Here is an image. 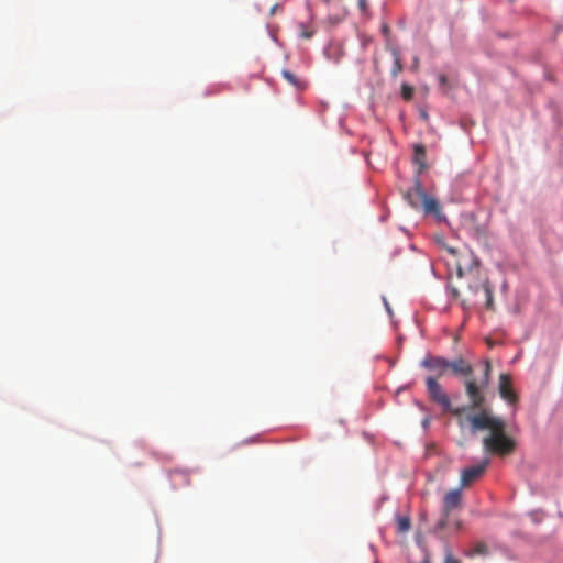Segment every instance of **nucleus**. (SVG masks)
Masks as SVG:
<instances>
[{"label":"nucleus","mask_w":563,"mask_h":563,"mask_svg":"<svg viewBox=\"0 0 563 563\" xmlns=\"http://www.w3.org/2000/svg\"><path fill=\"white\" fill-rule=\"evenodd\" d=\"M448 252L451 253L454 256L457 254L456 250L453 249V247H448Z\"/></svg>","instance_id":"nucleus-22"},{"label":"nucleus","mask_w":563,"mask_h":563,"mask_svg":"<svg viewBox=\"0 0 563 563\" xmlns=\"http://www.w3.org/2000/svg\"><path fill=\"white\" fill-rule=\"evenodd\" d=\"M445 80H446L445 76H441V77H440V81H441L442 84H444V82H445Z\"/></svg>","instance_id":"nucleus-23"},{"label":"nucleus","mask_w":563,"mask_h":563,"mask_svg":"<svg viewBox=\"0 0 563 563\" xmlns=\"http://www.w3.org/2000/svg\"><path fill=\"white\" fill-rule=\"evenodd\" d=\"M443 563H461L460 560L455 559L450 551L446 552Z\"/></svg>","instance_id":"nucleus-19"},{"label":"nucleus","mask_w":563,"mask_h":563,"mask_svg":"<svg viewBox=\"0 0 563 563\" xmlns=\"http://www.w3.org/2000/svg\"><path fill=\"white\" fill-rule=\"evenodd\" d=\"M488 463L489 460L485 459L481 464L464 468L461 473V487H467L477 481L484 474Z\"/></svg>","instance_id":"nucleus-5"},{"label":"nucleus","mask_w":563,"mask_h":563,"mask_svg":"<svg viewBox=\"0 0 563 563\" xmlns=\"http://www.w3.org/2000/svg\"><path fill=\"white\" fill-rule=\"evenodd\" d=\"M413 87H411L410 85L408 84H402L401 85V96L402 98L406 100V101H409L412 99L413 97Z\"/></svg>","instance_id":"nucleus-17"},{"label":"nucleus","mask_w":563,"mask_h":563,"mask_svg":"<svg viewBox=\"0 0 563 563\" xmlns=\"http://www.w3.org/2000/svg\"><path fill=\"white\" fill-rule=\"evenodd\" d=\"M391 55L394 59L391 76L396 78L402 71V63L400 58V53L397 48L391 49Z\"/></svg>","instance_id":"nucleus-13"},{"label":"nucleus","mask_w":563,"mask_h":563,"mask_svg":"<svg viewBox=\"0 0 563 563\" xmlns=\"http://www.w3.org/2000/svg\"><path fill=\"white\" fill-rule=\"evenodd\" d=\"M427 391L430 398L439 404L445 411L451 412L459 418V426L464 428L470 427L473 433L478 431L488 430L489 434L483 439L485 451L495 455H508L514 452L516 448L515 441L506 434V423L503 419L495 417L487 410H482L475 413H467L466 407L453 408L450 397L443 390L442 386L438 383L437 377L428 376L426 379Z\"/></svg>","instance_id":"nucleus-1"},{"label":"nucleus","mask_w":563,"mask_h":563,"mask_svg":"<svg viewBox=\"0 0 563 563\" xmlns=\"http://www.w3.org/2000/svg\"><path fill=\"white\" fill-rule=\"evenodd\" d=\"M279 9V5L278 4H274L272 8H271V15L275 14V12Z\"/></svg>","instance_id":"nucleus-20"},{"label":"nucleus","mask_w":563,"mask_h":563,"mask_svg":"<svg viewBox=\"0 0 563 563\" xmlns=\"http://www.w3.org/2000/svg\"><path fill=\"white\" fill-rule=\"evenodd\" d=\"M357 7L363 14H366L367 10H368V1L367 0H357Z\"/></svg>","instance_id":"nucleus-18"},{"label":"nucleus","mask_w":563,"mask_h":563,"mask_svg":"<svg viewBox=\"0 0 563 563\" xmlns=\"http://www.w3.org/2000/svg\"><path fill=\"white\" fill-rule=\"evenodd\" d=\"M482 288L486 297L485 306L488 310H492L494 308L493 287L488 280H485L482 284Z\"/></svg>","instance_id":"nucleus-14"},{"label":"nucleus","mask_w":563,"mask_h":563,"mask_svg":"<svg viewBox=\"0 0 563 563\" xmlns=\"http://www.w3.org/2000/svg\"><path fill=\"white\" fill-rule=\"evenodd\" d=\"M411 528V520L408 516L399 517L397 519V531L400 533H406Z\"/></svg>","instance_id":"nucleus-16"},{"label":"nucleus","mask_w":563,"mask_h":563,"mask_svg":"<svg viewBox=\"0 0 563 563\" xmlns=\"http://www.w3.org/2000/svg\"><path fill=\"white\" fill-rule=\"evenodd\" d=\"M462 504V487L449 490L443 497L442 516L437 523V529L442 530L449 523V518L454 509L461 507Z\"/></svg>","instance_id":"nucleus-3"},{"label":"nucleus","mask_w":563,"mask_h":563,"mask_svg":"<svg viewBox=\"0 0 563 563\" xmlns=\"http://www.w3.org/2000/svg\"><path fill=\"white\" fill-rule=\"evenodd\" d=\"M426 195V191L422 189L419 183L416 186L408 190L406 194V199L412 208H420L422 203V199Z\"/></svg>","instance_id":"nucleus-8"},{"label":"nucleus","mask_w":563,"mask_h":563,"mask_svg":"<svg viewBox=\"0 0 563 563\" xmlns=\"http://www.w3.org/2000/svg\"><path fill=\"white\" fill-rule=\"evenodd\" d=\"M464 554L468 558H474L476 555H487L488 545L483 541H478L471 549L466 550Z\"/></svg>","instance_id":"nucleus-12"},{"label":"nucleus","mask_w":563,"mask_h":563,"mask_svg":"<svg viewBox=\"0 0 563 563\" xmlns=\"http://www.w3.org/2000/svg\"><path fill=\"white\" fill-rule=\"evenodd\" d=\"M421 366L435 373L434 377H442L449 371V361L442 356L427 355L421 361Z\"/></svg>","instance_id":"nucleus-4"},{"label":"nucleus","mask_w":563,"mask_h":563,"mask_svg":"<svg viewBox=\"0 0 563 563\" xmlns=\"http://www.w3.org/2000/svg\"><path fill=\"white\" fill-rule=\"evenodd\" d=\"M421 207L429 214H435L440 211V206L437 199L430 197L427 192L422 199Z\"/></svg>","instance_id":"nucleus-10"},{"label":"nucleus","mask_w":563,"mask_h":563,"mask_svg":"<svg viewBox=\"0 0 563 563\" xmlns=\"http://www.w3.org/2000/svg\"><path fill=\"white\" fill-rule=\"evenodd\" d=\"M492 364L489 361L484 362L483 376L479 379H475L472 376L465 378L464 387L465 394L470 400V408L476 410H484L485 405V390L488 387L490 379Z\"/></svg>","instance_id":"nucleus-2"},{"label":"nucleus","mask_w":563,"mask_h":563,"mask_svg":"<svg viewBox=\"0 0 563 563\" xmlns=\"http://www.w3.org/2000/svg\"><path fill=\"white\" fill-rule=\"evenodd\" d=\"M323 1L328 3V2H330L331 0H323Z\"/></svg>","instance_id":"nucleus-24"},{"label":"nucleus","mask_w":563,"mask_h":563,"mask_svg":"<svg viewBox=\"0 0 563 563\" xmlns=\"http://www.w3.org/2000/svg\"><path fill=\"white\" fill-rule=\"evenodd\" d=\"M499 394L500 397L510 405H515L518 400L517 394L512 389L511 377L508 374L499 376Z\"/></svg>","instance_id":"nucleus-6"},{"label":"nucleus","mask_w":563,"mask_h":563,"mask_svg":"<svg viewBox=\"0 0 563 563\" xmlns=\"http://www.w3.org/2000/svg\"><path fill=\"white\" fill-rule=\"evenodd\" d=\"M449 371H451L455 376H465L466 378L472 376L474 373L472 364L463 357H456L449 361Z\"/></svg>","instance_id":"nucleus-7"},{"label":"nucleus","mask_w":563,"mask_h":563,"mask_svg":"<svg viewBox=\"0 0 563 563\" xmlns=\"http://www.w3.org/2000/svg\"><path fill=\"white\" fill-rule=\"evenodd\" d=\"M413 162L419 167V173L422 172L427 165H426V148L423 145L418 144L415 146V153H413Z\"/></svg>","instance_id":"nucleus-11"},{"label":"nucleus","mask_w":563,"mask_h":563,"mask_svg":"<svg viewBox=\"0 0 563 563\" xmlns=\"http://www.w3.org/2000/svg\"><path fill=\"white\" fill-rule=\"evenodd\" d=\"M282 75L291 86L298 89H302L305 87V84L290 70L284 69Z\"/></svg>","instance_id":"nucleus-15"},{"label":"nucleus","mask_w":563,"mask_h":563,"mask_svg":"<svg viewBox=\"0 0 563 563\" xmlns=\"http://www.w3.org/2000/svg\"><path fill=\"white\" fill-rule=\"evenodd\" d=\"M302 36H303L305 38H310V37L312 36V32H303V33H302Z\"/></svg>","instance_id":"nucleus-21"},{"label":"nucleus","mask_w":563,"mask_h":563,"mask_svg":"<svg viewBox=\"0 0 563 563\" xmlns=\"http://www.w3.org/2000/svg\"><path fill=\"white\" fill-rule=\"evenodd\" d=\"M455 266L457 276L462 277L464 275V267L466 265L470 266V269H472L473 266H477V260L474 257L472 253L470 254H460L455 260Z\"/></svg>","instance_id":"nucleus-9"}]
</instances>
